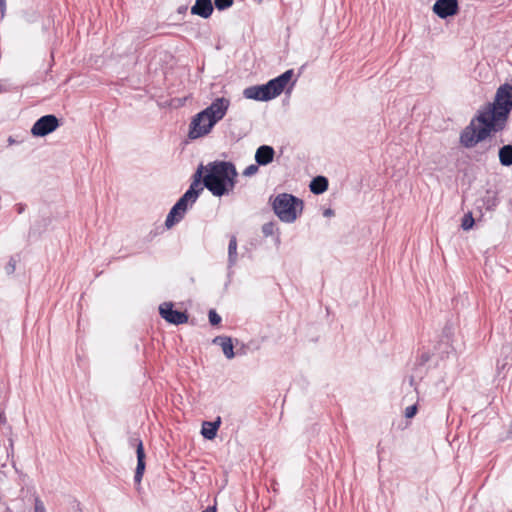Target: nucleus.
<instances>
[{"mask_svg":"<svg viewBox=\"0 0 512 512\" xmlns=\"http://www.w3.org/2000/svg\"><path fill=\"white\" fill-rule=\"evenodd\" d=\"M203 169H204L203 165H200L193 176L194 179H193L192 183L190 184L188 190L186 191V192L192 193V196H191L192 202H196L200 193L203 191V187L201 186V183H203V177H202Z\"/></svg>","mask_w":512,"mask_h":512,"instance_id":"9b49d317","label":"nucleus"},{"mask_svg":"<svg viewBox=\"0 0 512 512\" xmlns=\"http://www.w3.org/2000/svg\"><path fill=\"white\" fill-rule=\"evenodd\" d=\"M202 512H215V510H214V509H210V508H208V509H206V510H204V511H202Z\"/></svg>","mask_w":512,"mask_h":512,"instance_id":"58836bf2","label":"nucleus"},{"mask_svg":"<svg viewBox=\"0 0 512 512\" xmlns=\"http://www.w3.org/2000/svg\"><path fill=\"white\" fill-rule=\"evenodd\" d=\"M270 201L276 216L285 223H293L303 210V201L292 194L280 193Z\"/></svg>","mask_w":512,"mask_h":512,"instance_id":"39448f33","label":"nucleus"},{"mask_svg":"<svg viewBox=\"0 0 512 512\" xmlns=\"http://www.w3.org/2000/svg\"><path fill=\"white\" fill-rule=\"evenodd\" d=\"M142 477H143V474H141V473L137 474V472H135V474H134V481H135V483H140L141 480H142Z\"/></svg>","mask_w":512,"mask_h":512,"instance_id":"72a5a7b5","label":"nucleus"},{"mask_svg":"<svg viewBox=\"0 0 512 512\" xmlns=\"http://www.w3.org/2000/svg\"><path fill=\"white\" fill-rule=\"evenodd\" d=\"M382 451V449H380V447L378 446V450H377V453L380 454Z\"/></svg>","mask_w":512,"mask_h":512,"instance_id":"ea45409f","label":"nucleus"},{"mask_svg":"<svg viewBox=\"0 0 512 512\" xmlns=\"http://www.w3.org/2000/svg\"><path fill=\"white\" fill-rule=\"evenodd\" d=\"M35 512H46L43 502L39 499L35 501Z\"/></svg>","mask_w":512,"mask_h":512,"instance_id":"c85d7f7f","label":"nucleus"},{"mask_svg":"<svg viewBox=\"0 0 512 512\" xmlns=\"http://www.w3.org/2000/svg\"><path fill=\"white\" fill-rule=\"evenodd\" d=\"M276 230H277V227L274 222H267L262 226V233L266 237L272 236Z\"/></svg>","mask_w":512,"mask_h":512,"instance_id":"5701e85b","label":"nucleus"},{"mask_svg":"<svg viewBox=\"0 0 512 512\" xmlns=\"http://www.w3.org/2000/svg\"><path fill=\"white\" fill-rule=\"evenodd\" d=\"M192 193L191 192H185L179 200L174 204L177 209H179L180 212L186 213L189 206H192L195 202H192Z\"/></svg>","mask_w":512,"mask_h":512,"instance_id":"aec40b11","label":"nucleus"},{"mask_svg":"<svg viewBox=\"0 0 512 512\" xmlns=\"http://www.w3.org/2000/svg\"><path fill=\"white\" fill-rule=\"evenodd\" d=\"M15 268H16V260L13 257H11L6 266V271L8 274H11L15 271Z\"/></svg>","mask_w":512,"mask_h":512,"instance_id":"cd10ccee","label":"nucleus"},{"mask_svg":"<svg viewBox=\"0 0 512 512\" xmlns=\"http://www.w3.org/2000/svg\"><path fill=\"white\" fill-rule=\"evenodd\" d=\"M188 10V7L186 5L179 6L177 9V12L179 14H185Z\"/></svg>","mask_w":512,"mask_h":512,"instance_id":"473e14b6","label":"nucleus"},{"mask_svg":"<svg viewBox=\"0 0 512 512\" xmlns=\"http://www.w3.org/2000/svg\"><path fill=\"white\" fill-rule=\"evenodd\" d=\"M7 420H6V417H5V414L4 412H0V424H6Z\"/></svg>","mask_w":512,"mask_h":512,"instance_id":"f704fd0d","label":"nucleus"},{"mask_svg":"<svg viewBox=\"0 0 512 512\" xmlns=\"http://www.w3.org/2000/svg\"><path fill=\"white\" fill-rule=\"evenodd\" d=\"M429 360V355L428 354H422L421 355V364L427 362Z\"/></svg>","mask_w":512,"mask_h":512,"instance_id":"c9c22d12","label":"nucleus"},{"mask_svg":"<svg viewBox=\"0 0 512 512\" xmlns=\"http://www.w3.org/2000/svg\"><path fill=\"white\" fill-rule=\"evenodd\" d=\"M184 215V213L180 212L179 209L173 205L166 217L165 226L167 228L173 227L176 223L180 222L184 218Z\"/></svg>","mask_w":512,"mask_h":512,"instance_id":"f3484780","label":"nucleus"},{"mask_svg":"<svg viewBox=\"0 0 512 512\" xmlns=\"http://www.w3.org/2000/svg\"><path fill=\"white\" fill-rule=\"evenodd\" d=\"M6 13V0H0V20H3Z\"/></svg>","mask_w":512,"mask_h":512,"instance_id":"c756f323","label":"nucleus"},{"mask_svg":"<svg viewBox=\"0 0 512 512\" xmlns=\"http://www.w3.org/2000/svg\"><path fill=\"white\" fill-rule=\"evenodd\" d=\"M275 156V150L272 146L261 145L255 152V161L260 166L270 164Z\"/></svg>","mask_w":512,"mask_h":512,"instance_id":"1a4fd4ad","label":"nucleus"},{"mask_svg":"<svg viewBox=\"0 0 512 512\" xmlns=\"http://www.w3.org/2000/svg\"><path fill=\"white\" fill-rule=\"evenodd\" d=\"M159 313L170 324L179 325L188 321V315L185 312L174 310L173 304L170 302L161 304L159 306Z\"/></svg>","mask_w":512,"mask_h":512,"instance_id":"0eeeda50","label":"nucleus"},{"mask_svg":"<svg viewBox=\"0 0 512 512\" xmlns=\"http://www.w3.org/2000/svg\"><path fill=\"white\" fill-rule=\"evenodd\" d=\"M23 210H24V207L21 204H19L18 205V213H22Z\"/></svg>","mask_w":512,"mask_h":512,"instance_id":"4c0bfd02","label":"nucleus"},{"mask_svg":"<svg viewBox=\"0 0 512 512\" xmlns=\"http://www.w3.org/2000/svg\"><path fill=\"white\" fill-rule=\"evenodd\" d=\"M417 410H418V408H417V405H415V404L411 405V406H408L405 409L404 415L408 419L413 418L416 415Z\"/></svg>","mask_w":512,"mask_h":512,"instance_id":"bb28decb","label":"nucleus"},{"mask_svg":"<svg viewBox=\"0 0 512 512\" xmlns=\"http://www.w3.org/2000/svg\"><path fill=\"white\" fill-rule=\"evenodd\" d=\"M237 239L232 235L228 244V267H233L237 262Z\"/></svg>","mask_w":512,"mask_h":512,"instance_id":"a211bd4d","label":"nucleus"},{"mask_svg":"<svg viewBox=\"0 0 512 512\" xmlns=\"http://www.w3.org/2000/svg\"><path fill=\"white\" fill-rule=\"evenodd\" d=\"M234 3V0H214V4L217 10L223 11L230 8Z\"/></svg>","mask_w":512,"mask_h":512,"instance_id":"b1692460","label":"nucleus"},{"mask_svg":"<svg viewBox=\"0 0 512 512\" xmlns=\"http://www.w3.org/2000/svg\"><path fill=\"white\" fill-rule=\"evenodd\" d=\"M214 344L221 346L223 354L227 359H232L235 356L233 350L232 339L229 336H216L213 341Z\"/></svg>","mask_w":512,"mask_h":512,"instance_id":"f8f14e48","label":"nucleus"},{"mask_svg":"<svg viewBox=\"0 0 512 512\" xmlns=\"http://www.w3.org/2000/svg\"><path fill=\"white\" fill-rule=\"evenodd\" d=\"M208 318L212 326L218 325L221 322V316L215 310L209 311Z\"/></svg>","mask_w":512,"mask_h":512,"instance_id":"393cba45","label":"nucleus"},{"mask_svg":"<svg viewBox=\"0 0 512 512\" xmlns=\"http://www.w3.org/2000/svg\"><path fill=\"white\" fill-rule=\"evenodd\" d=\"M203 185L214 196L229 194L235 187L238 176L235 165L229 161H214L207 165Z\"/></svg>","mask_w":512,"mask_h":512,"instance_id":"f03ea898","label":"nucleus"},{"mask_svg":"<svg viewBox=\"0 0 512 512\" xmlns=\"http://www.w3.org/2000/svg\"><path fill=\"white\" fill-rule=\"evenodd\" d=\"M332 214H333V211H332L331 209H327V210H325V212H324V215H325V216H330V215H332Z\"/></svg>","mask_w":512,"mask_h":512,"instance_id":"e433bc0d","label":"nucleus"},{"mask_svg":"<svg viewBox=\"0 0 512 512\" xmlns=\"http://www.w3.org/2000/svg\"><path fill=\"white\" fill-rule=\"evenodd\" d=\"M473 225H474V218L472 216V213L469 212L463 216L461 227L463 230H469L473 227Z\"/></svg>","mask_w":512,"mask_h":512,"instance_id":"4be33fe9","label":"nucleus"},{"mask_svg":"<svg viewBox=\"0 0 512 512\" xmlns=\"http://www.w3.org/2000/svg\"><path fill=\"white\" fill-rule=\"evenodd\" d=\"M482 203L487 210H494L499 203L497 192L487 190L482 198Z\"/></svg>","mask_w":512,"mask_h":512,"instance_id":"dca6fc26","label":"nucleus"},{"mask_svg":"<svg viewBox=\"0 0 512 512\" xmlns=\"http://www.w3.org/2000/svg\"><path fill=\"white\" fill-rule=\"evenodd\" d=\"M63 512H82L81 504L73 497H68L64 502Z\"/></svg>","mask_w":512,"mask_h":512,"instance_id":"412c9836","label":"nucleus"},{"mask_svg":"<svg viewBox=\"0 0 512 512\" xmlns=\"http://www.w3.org/2000/svg\"><path fill=\"white\" fill-rule=\"evenodd\" d=\"M293 70L289 69L276 78L269 80L266 84L253 85L243 90L246 99L256 101H269L279 96L291 80Z\"/></svg>","mask_w":512,"mask_h":512,"instance_id":"20e7f679","label":"nucleus"},{"mask_svg":"<svg viewBox=\"0 0 512 512\" xmlns=\"http://www.w3.org/2000/svg\"><path fill=\"white\" fill-rule=\"evenodd\" d=\"M512 111V85L502 84L498 87L494 101L481 107L470 123L462 130L460 144L465 148H473L492 134L503 131Z\"/></svg>","mask_w":512,"mask_h":512,"instance_id":"f257e3e1","label":"nucleus"},{"mask_svg":"<svg viewBox=\"0 0 512 512\" xmlns=\"http://www.w3.org/2000/svg\"><path fill=\"white\" fill-rule=\"evenodd\" d=\"M259 166L260 165H258L257 163L247 166L243 171V175L246 177H251L255 175L259 170Z\"/></svg>","mask_w":512,"mask_h":512,"instance_id":"a878e982","label":"nucleus"},{"mask_svg":"<svg viewBox=\"0 0 512 512\" xmlns=\"http://www.w3.org/2000/svg\"><path fill=\"white\" fill-rule=\"evenodd\" d=\"M309 188L314 194H322L328 189V180L324 176H317L311 181Z\"/></svg>","mask_w":512,"mask_h":512,"instance_id":"4468645a","label":"nucleus"},{"mask_svg":"<svg viewBox=\"0 0 512 512\" xmlns=\"http://www.w3.org/2000/svg\"><path fill=\"white\" fill-rule=\"evenodd\" d=\"M230 101L224 97L216 98L208 107L197 113L189 125L188 137L192 140L209 134L217 122L224 118Z\"/></svg>","mask_w":512,"mask_h":512,"instance_id":"7ed1b4c3","label":"nucleus"},{"mask_svg":"<svg viewBox=\"0 0 512 512\" xmlns=\"http://www.w3.org/2000/svg\"><path fill=\"white\" fill-rule=\"evenodd\" d=\"M137 466L135 472L137 474H144L145 471V452L142 441H138L137 443Z\"/></svg>","mask_w":512,"mask_h":512,"instance_id":"6ab92c4d","label":"nucleus"},{"mask_svg":"<svg viewBox=\"0 0 512 512\" xmlns=\"http://www.w3.org/2000/svg\"><path fill=\"white\" fill-rule=\"evenodd\" d=\"M138 441H142V440H141L138 436H137V437L132 436V437H130V439H129V444H130L131 446H133V447H135V448L137 449V443H138Z\"/></svg>","mask_w":512,"mask_h":512,"instance_id":"7c9ffc66","label":"nucleus"},{"mask_svg":"<svg viewBox=\"0 0 512 512\" xmlns=\"http://www.w3.org/2000/svg\"><path fill=\"white\" fill-rule=\"evenodd\" d=\"M433 12L440 18L445 19L458 13L459 5L457 0H437L432 8Z\"/></svg>","mask_w":512,"mask_h":512,"instance_id":"6e6552de","label":"nucleus"},{"mask_svg":"<svg viewBox=\"0 0 512 512\" xmlns=\"http://www.w3.org/2000/svg\"><path fill=\"white\" fill-rule=\"evenodd\" d=\"M221 424V418L217 417V419L213 422H204L201 430V434L205 439L212 440L217 435V430Z\"/></svg>","mask_w":512,"mask_h":512,"instance_id":"ddd939ff","label":"nucleus"},{"mask_svg":"<svg viewBox=\"0 0 512 512\" xmlns=\"http://www.w3.org/2000/svg\"><path fill=\"white\" fill-rule=\"evenodd\" d=\"M499 162L502 166H512V144L503 145L498 152Z\"/></svg>","mask_w":512,"mask_h":512,"instance_id":"2eb2a0df","label":"nucleus"},{"mask_svg":"<svg viewBox=\"0 0 512 512\" xmlns=\"http://www.w3.org/2000/svg\"><path fill=\"white\" fill-rule=\"evenodd\" d=\"M213 10L212 0H196L191 7V14L207 19L212 15Z\"/></svg>","mask_w":512,"mask_h":512,"instance_id":"9d476101","label":"nucleus"},{"mask_svg":"<svg viewBox=\"0 0 512 512\" xmlns=\"http://www.w3.org/2000/svg\"><path fill=\"white\" fill-rule=\"evenodd\" d=\"M59 125V120L55 115H44L34 123L31 133L34 136L44 137L55 131Z\"/></svg>","mask_w":512,"mask_h":512,"instance_id":"423d86ee","label":"nucleus"},{"mask_svg":"<svg viewBox=\"0 0 512 512\" xmlns=\"http://www.w3.org/2000/svg\"><path fill=\"white\" fill-rule=\"evenodd\" d=\"M493 147L494 145L492 144H489L488 146H486L485 144L480 145V148H483L481 154L487 153L489 150L493 149Z\"/></svg>","mask_w":512,"mask_h":512,"instance_id":"2f4dec72","label":"nucleus"}]
</instances>
